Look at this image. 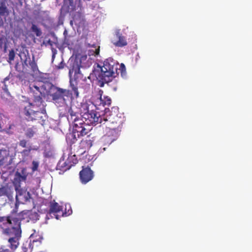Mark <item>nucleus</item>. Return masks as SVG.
<instances>
[{"label": "nucleus", "instance_id": "45", "mask_svg": "<svg viewBox=\"0 0 252 252\" xmlns=\"http://www.w3.org/2000/svg\"><path fill=\"white\" fill-rule=\"evenodd\" d=\"M70 24H71V25H72V24H73V22H72V21H70Z\"/></svg>", "mask_w": 252, "mask_h": 252}, {"label": "nucleus", "instance_id": "16", "mask_svg": "<svg viewBox=\"0 0 252 252\" xmlns=\"http://www.w3.org/2000/svg\"><path fill=\"white\" fill-rule=\"evenodd\" d=\"M116 36L118 40L114 43V44L118 47H123L127 45V42L125 36H123L119 31L116 32Z\"/></svg>", "mask_w": 252, "mask_h": 252}, {"label": "nucleus", "instance_id": "47", "mask_svg": "<svg viewBox=\"0 0 252 252\" xmlns=\"http://www.w3.org/2000/svg\"><path fill=\"white\" fill-rule=\"evenodd\" d=\"M35 242H37V241L34 240H33V243Z\"/></svg>", "mask_w": 252, "mask_h": 252}, {"label": "nucleus", "instance_id": "14", "mask_svg": "<svg viewBox=\"0 0 252 252\" xmlns=\"http://www.w3.org/2000/svg\"><path fill=\"white\" fill-rule=\"evenodd\" d=\"M103 91L99 90L97 97L94 100L95 106H109L111 103V98L107 96H102Z\"/></svg>", "mask_w": 252, "mask_h": 252}, {"label": "nucleus", "instance_id": "10", "mask_svg": "<svg viewBox=\"0 0 252 252\" xmlns=\"http://www.w3.org/2000/svg\"><path fill=\"white\" fill-rule=\"evenodd\" d=\"M15 191L16 192V200L17 202L25 204L30 201L31 194L27 189L20 187L19 189H15Z\"/></svg>", "mask_w": 252, "mask_h": 252}, {"label": "nucleus", "instance_id": "17", "mask_svg": "<svg viewBox=\"0 0 252 252\" xmlns=\"http://www.w3.org/2000/svg\"><path fill=\"white\" fill-rule=\"evenodd\" d=\"M80 137H78L76 133H74L73 130L66 134V140L67 142L71 146L72 144L76 143L77 141L78 138Z\"/></svg>", "mask_w": 252, "mask_h": 252}, {"label": "nucleus", "instance_id": "25", "mask_svg": "<svg viewBox=\"0 0 252 252\" xmlns=\"http://www.w3.org/2000/svg\"><path fill=\"white\" fill-rule=\"evenodd\" d=\"M36 132V128L34 126L29 128L27 129L25 135L27 137L32 138L33 136Z\"/></svg>", "mask_w": 252, "mask_h": 252}, {"label": "nucleus", "instance_id": "7", "mask_svg": "<svg viewBox=\"0 0 252 252\" xmlns=\"http://www.w3.org/2000/svg\"><path fill=\"white\" fill-rule=\"evenodd\" d=\"M28 175L29 173L26 167H22L17 169L12 181L15 189H17L21 187V184L23 182L26 183Z\"/></svg>", "mask_w": 252, "mask_h": 252}, {"label": "nucleus", "instance_id": "46", "mask_svg": "<svg viewBox=\"0 0 252 252\" xmlns=\"http://www.w3.org/2000/svg\"><path fill=\"white\" fill-rule=\"evenodd\" d=\"M106 148V147H104V148H103V151H105Z\"/></svg>", "mask_w": 252, "mask_h": 252}, {"label": "nucleus", "instance_id": "9", "mask_svg": "<svg viewBox=\"0 0 252 252\" xmlns=\"http://www.w3.org/2000/svg\"><path fill=\"white\" fill-rule=\"evenodd\" d=\"M94 177V171L89 166L82 167V169L79 172L80 182L83 184H86L93 180Z\"/></svg>", "mask_w": 252, "mask_h": 252}, {"label": "nucleus", "instance_id": "35", "mask_svg": "<svg viewBox=\"0 0 252 252\" xmlns=\"http://www.w3.org/2000/svg\"><path fill=\"white\" fill-rule=\"evenodd\" d=\"M0 252H10L9 250L6 249L4 246H2L0 248Z\"/></svg>", "mask_w": 252, "mask_h": 252}, {"label": "nucleus", "instance_id": "33", "mask_svg": "<svg viewBox=\"0 0 252 252\" xmlns=\"http://www.w3.org/2000/svg\"><path fill=\"white\" fill-rule=\"evenodd\" d=\"M27 144V141L25 139L21 140L19 142V145L23 148L26 147Z\"/></svg>", "mask_w": 252, "mask_h": 252}, {"label": "nucleus", "instance_id": "12", "mask_svg": "<svg viewBox=\"0 0 252 252\" xmlns=\"http://www.w3.org/2000/svg\"><path fill=\"white\" fill-rule=\"evenodd\" d=\"M119 136V132L114 130H109L102 138V141L104 146H109L112 142L116 140Z\"/></svg>", "mask_w": 252, "mask_h": 252}, {"label": "nucleus", "instance_id": "6", "mask_svg": "<svg viewBox=\"0 0 252 252\" xmlns=\"http://www.w3.org/2000/svg\"><path fill=\"white\" fill-rule=\"evenodd\" d=\"M72 213V211H68V212L63 211V207L60 205L55 201H53L50 203L49 209L47 213V216L51 218H55L57 220H59L60 218L64 216L69 215Z\"/></svg>", "mask_w": 252, "mask_h": 252}, {"label": "nucleus", "instance_id": "4", "mask_svg": "<svg viewBox=\"0 0 252 252\" xmlns=\"http://www.w3.org/2000/svg\"><path fill=\"white\" fill-rule=\"evenodd\" d=\"M93 106L85 105V110L82 117L88 125H96L103 123V116L99 112L93 109Z\"/></svg>", "mask_w": 252, "mask_h": 252}, {"label": "nucleus", "instance_id": "40", "mask_svg": "<svg viewBox=\"0 0 252 252\" xmlns=\"http://www.w3.org/2000/svg\"><path fill=\"white\" fill-rule=\"evenodd\" d=\"M56 55L52 54V59L53 60H54Z\"/></svg>", "mask_w": 252, "mask_h": 252}, {"label": "nucleus", "instance_id": "13", "mask_svg": "<svg viewBox=\"0 0 252 252\" xmlns=\"http://www.w3.org/2000/svg\"><path fill=\"white\" fill-rule=\"evenodd\" d=\"M77 156L78 155L76 153L73 155H69L65 161L63 163L60 161L57 167L63 168V170L69 169L72 166H74L78 162Z\"/></svg>", "mask_w": 252, "mask_h": 252}, {"label": "nucleus", "instance_id": "8", "mask_svg": "<svg viewBox=\"0 0 252 252\" xmlns=\"http://www.w3.org/2000/svg\"><path fill=\"white\" fill-rule=\"evenodd\" d=\"M51 96L55 101L63 100L64 102V96L72 98V93L69 90L56 87L55 91L51 94Z\"/></svg>", "mask_w": 252, "mask_h": 252}, {"label": "nucleus", "instance_id": "23", "mask_svg": "<svg viewBox=\"0 0 252 252\" xmlns=\"http://www.w3.org/2000/svg\"><path fill=\"white\" fill-rule=\"evenodd\" d=\"M29 65L31 67L32 71L35 74H37L39 72L38 68L37 63H36L34 57H32V60L29 62Z\"/></svg>", "mask_w": 252, "mask_h": 252}, {"label": "nucleus", "instance_id": "38", "mask_svg": "<svg viewBox=\"0 0 252 252\" xmlns=\"http://www.w3.org/2000/svg\"><path fill=\"white\" fill-rule=\"evenodd\" d=\"M51 50H52V54H54V55H56L57 53V50L53 48V47H52L51 48Z\"/></svg>", "mask_w": 252, "mask_h": 252}, {"label": "nucleus", "instance_id": "41", "mask_svg": "<svg viewBox=\"0 0 252 252\" xmlns=\"http://www.w3.org/2000/svg\"><path fill=\"white\" fill-rule=\"evenodd\" d=\"M66 34H67V31L65 30L63 32V35L65 36Z\"/></svg>", "mask_w": 252, "mask_h": 252}, {"label": "nucleus", "instance_id": "2", "mask_svg": "<svg viewBox=\"0 0 252 252\" xmlns=\"http://www.w3.org/2000/svg\"><path fill=\"white\" fill-rule=\"evenodd\" d=\"M119 63L112 58L106 59L103 62L102 66L98 65V69H94L90 76H94L100 83L101 87L105 83L111 82L118 74Z\"/></svg>", "mask_w": 252, "mask_h": 252}, {"label": "nucleus", "instance_id": "21", "mask_svg": "<svg viewBox=\"0 0 252 252\" xmlns=\"http://www.w3.org/2000/svg\"><path fill=\"white\" fill-rule=\"evenodd\" d=\"M72 122L73 123L72 127L75 126L78 127L89 126L88 124H86L82 118L79 117H75Z\"/></svg>", "mask_w": 252, "mask_h": 252}, {"label": "nucleus", "instance_id": "29", "mask_svg": "<svg viewBox=\"0 0 252 252\" xmlns=\"http://www.w3.org/2000/svg\"><path fill=\"white\" fill-rule=\"evenodd\" d=\"M72 71L74 72L75 75L81 74L80 66L77 63L73 65Z\"/></svg>", "mask_w": 252, "mask_h": 252}, {"label": "nucleus", "instance_id": "20", "mask_svg": "<svg viewBox=\"0 0 252 252\" xmlns=\"http://www.w3.org/2000/svg\"><path fill=\"white\" fill-rule=\"evenodd\" d=\"M76 108H73L72 106H71L68 110L67 113V120L69 122L73 121V119L75 118V117H78L77 116V114L79 112L75 110Z\"/></svg>", "mask_w": 252, "mask_h": 252}, {"label": "nucleus", "instance_id": "5", "mask_svg": "<svg viewBox=\"0 0 252 252\" xmlns=\"http://www.w3.org/2000/svg\"><path fill=\"white\" fill-rule=\"evenodd\" d=\"M102 121L103 124L107 122L106 126L110 129L117 131L118 132L121 131L124 122L123 118L118 116L115 112H111L108 118L107 115H103Z\"/></svg>", "mask_w": 252, "mask_h": 252}, {"label": "nucleus", "instance_id": "37", "mask_svg": "<svg viewBox=\"0 0 252 252\" xmlns=\"http://www.w3.org/2000/svg\"><path fill=\"white\" fill-rule=\"evenodd\" d=\"M99 51H100V49H99V46L95 49V51H94V56H97L99 55Z\"/></svg>", "mask_w": 252, "mask_h": 252}, {"label": "nucleus", "instance_id": "39", "mask_svg": "<svg viewBox=\"0 0 252 252\" xmlns=\"http://www.w3.org/2000/svg\"><path fill=\"white\" fill-rule=\"evenodd\" d=\"M47 43L51 46L53 45V42L50 39L47 41Z\"/></svg>", "mask_w": 252, "mask_h": 252}, {"label": "nucleus", "instance_id": "42", "mask_svg": "<svg viewBox=\"0 0 252 252\" xmlns=\"http://www.w3.org/2000/svg\"><path fill=\"white\" fill-rule=\"evenodd\" d=\"M13 126H13V125H9V127H8V128H9V129H11V128H12V127Z\"/></svg>", "mask_w": 252, "mask_h": 252}, {"label": "nucleus", "instance_id": "43", "mask_svg": "<svg viewBox=\"0 0 252 252\" xmlns=\"http://www.w3.org/2000/svg\"><path fill=\"white\" fill-rule=\"evenodd\" d=\"M6 44H5V45H4V51H6Z\"/></svg>", "mask_w": 252, "mask_h": 252}, {"label": "nucleus", "instance_id": "34", "mask_svg": "<svg viewBox=\"0 0 252 252\" xmlns=\"http://www.w3.org/2000/svg\"><path fill=\"white\" fill-rule=\"evenodd\" d=\"M65 63L63 62H61L59 65L56 66V68L58 69H63L64 67Z\"/></svg>", "mask_w": 252, "mask_h": 252}, {"label": "nucleus", "instance_id": "15", "mask_svg": "<svg viewBox=\"0 0 252 252\" xmlns=\"http://www.w3.org/2000/svg\"><path fill=\"white\" fill-rule=\"evenodd\" d=\"M88 127V126L78 127L75 126L72 127V130L74 131V133H77L78 137H82L89 133L90 129Z\"/></svg>", "mask_w": 252, "mask_h": 252}, {"label": "nucleus", "instance_id": "22", "mask_svg": "<svg viewBox=\"0 0 252 252\" xmlns=\"http://www.w3.org/2000/svg\"><path fill=\"white\" fill-rule=\"evenodd\" d=\"M9 122L8 119L3 115L0 114V131L7 128L6 123Z\"/></svg>", "mask_w": 252, "mask_h": 252}, {"label": "nucleus", "instance_id": "44", "mask_svg": "<svg viewBox=\"0 0 252 252\" xmlns=\"http://www.w3.org/2000/svg\"><path fill=\"white\" fill-rule=\"evenodd\" d=\"M74 20L75 21H76V16H74Z\"/></svg>", "mask_w": 252, "mask_h": 252}, {"label": "nucleus", "instance_id": "26", "mask_svg": "<svg viewBox=\"0 0 252 252\" xmlns=\"http://www.w3.org/2000/svg\"><path fill=\"white\" fill-rule=\"evenodd\" d=\"M31 30L32 32L35 33L37 36H40L42 34V32L40 28H38L37 26L34 24L32 25Z\"/></svg>", "mask_w": 252, "mask_h": 252}, {"label": "nucleus", "instance_id": "30", "mask_svg": "<svg viewBox=\"0 0 252 252\" xmlns=\"http://www.w3.org/2000/svg\"><path fill=\"white\" fill-rule=\"evenodd\" d=\"M8 194V187L2 186L0 188V197L2 196H7Z\"/></svg>", "mask_w": 252, "mask_h": 252}, {"label": "nucleus", "instance_id": "31", "mask_svg": "<svg viewBox=\"0 0 252 252\" xmlns=\"http://www.w3.org/2000/svg\"><path fill=\"white\" fill-rule=\"evenodd\" d=\"M31 151V149H24L21 152L22 155L24 157H28L29 156Z\"/></svg>", "mask_w": 252, "mask_h": 252}, {"label": "nucleus", "instance_id": "24", "mask_svg": "<svg viewBox=\"0 0 252 252\" xmlns=\"http://www.w3.org/2000/svg\"><path fill=\"white\" fill-rule=\"evenodd\" d=\"M8 10L5 4L1 2L0 5V17H3L8 15Z\"/></svg>", "mask_w": 252, "mask_h": 252}, {"label": "nucleus", "instance_id": "28", "mask_svg": "<svg viewBox=\"0 0 252 252\" xmlns=\"http://www.w3.org/2000/svg\"><path fill=\"white\" fill-rule=\"evenodd\" d=\"M15 57V53L13 49H11L9 51L8 54V59L7 60V62L11 63V62L14 61Z\"/></svg>", "mask_w": 252, "mask_h": 252}, {"label": "nucleus", "instance_id": "32", "mask_svg": "<svg viewBox=\"0 0 252 252\" xmlns=\"http://www.w3.org/2000/svg\"><path fill=\"white\" fill-rule=\"evenodd\" d=\"M38 163L37 161H33L32 162V170L33 171H35L37 170V168L38 167Z\"/></svg>", "mask_w": 252, "mask_h": 252}, {"label": "nucleus", "instance_id": "27", "mask_svg": "<svg viewBox=\"0 0 252 252\" xmlns=\"http://www.w3.org/2000/svg\"><path fill=\"white\" fill-rule=\"evenodd\" d=\"M120 68H119V73H120L122 77H124L126 75V68L125 64L122 63L119 65Z\"/></svg>", "mask_w": 252, "mask_h": 252}, {"label": "nucleus", "instance_id": "19", "mask_svg": "<svg viewBox=\"0 0 252 252\" xmlns=\"http://www.w3.org/2000/svg\"><path fill=\"white\" fill-rule=\"evenodd\" d=\"M70 86L72 93V97L77 98L79 96V92L77 82L75 80H70Z\"/></svg>", "mask_w": 252, "mask_h": 252}, {"label": "nucleus", "instance_id": "18", "mask_svg": "<svg viewBox=\"0 0 252 252\" xmlns=\"http://www.w3.org/2000/svg\"><path fill=\"white\" fill-rule=\"evenodd\" d=\"M19 56L21 60L23 67H25V66H28V63H29V62L31 61L29 54L28 52L27 53L22 52Z\"/></svg>", "mask_w": 252, "mask_h": 252}, {"label": "nucleus", "instance_id": "11", "mask_svg": "<svg viewBox=\"0 0 252 252\" xmlns=\"http://www.w3.org/2000/svg\"><path fill=\"white\" fill-rule=\"evenodd\" d=\"M90 135H88L86 138L83 139L79 144V149L76 151L78 156L84 154L89 150L93 145V140Z\"/></svg>", "mask_w": 252, "mask_h": 252}, {"label": "nucleus", "instance_id": "1", "mask_svg": "<svg viewBox=\"0 0 252 252\" xmlns=\"http://www.w3.org/2000/svg\"><path fill=\"white\" fill-rule=\"evenodd\" d=\"M30 93L32 94L33 102L30 103L24 109V115L28 122H36L43 125L47 119L45 102L39 87L35 84H31L29 86Z\"/></svg>", "mask_w": 252, "mask_h": 252}, {"label": "nucleus", "instance_id": "36", "mask_svg": "<svg viewBox=\"0 0 252 252\" xmlns=\"http://www.w3.org/2000/svg\"><path fill=\"white\" fill-rule=\"evenodd\" d=\"M4 40L2 38H0V50H1L2 48V47L4 44Z\"/></svg>", "mask_w": 252, "mask_h": 252}, {"label": "nucleus", "instance_id": "3", "mask_svg": "<svg viewBox=\"0 0 252 252\" xmlns=\"http://www.w3.org/2000/svg\"><path fill=\"white\" fill-rule=\"evenodd\" d=\"M2 221L8 224V226L4 230V231L10 236L8 240L9 246L14 251L19 245V241L21 237L20 220L17 218L11 219L10 217H0V222Z\"/></svg>", "mask_w": 252, "mask_h": 252}]
</instances>
